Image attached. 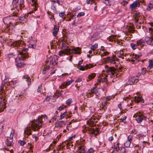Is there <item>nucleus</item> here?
<instances>
[{"label": "nucleus", "instance_id": "obj_44", "mask_svg": "<svg viewBox=\"0 0 153 153\" xmlns=\"http://www.w3.org/2000/svg\"><path fill=\"white\" fill-rule=\"evenodd\" d=\"M114 96H107L106 97V100L107 101H109L111 99L114 98Z\"/></svg>", "mask_w": 153, "mask_h": 153}, {"label": "nucleus", "instance_id": "obj_4", "mask_svg": "<svg viewBox=\"0 0 153 153\" xmlns=\"http://www.w3.org/2000/svg\"><path fill=\"white\" fill-rule=\"evenodd\" d=\"M0 111H4V109L6 107V103L4 101L5 99L4 97L7 95H6V91L4 89V87L0 89Z\"/></svg>", "mask_w": 153, "mask_h": 153}, {"label": "nucleus", "instance_id": "obj_58", "mask_svg": "<svg viewBox=\"0 0 153 153\" xmlns=\"http://www.w3.org/2000/svg\"><path fill=\"white\" fill-rule=\"evenodd\" d=\"M140 112L138 113H137L133 115V117L134 118H136L137 117H138L139 116V114Z\"/></svg>", "mask_w": 153, "mask_h": 153}, {"label": "nucleus", "instance_id": "obj_9", "mask_svg": "<svg viewBox=\"0 0 153 153\" xmlns=\"http://www.w3.org/2000/svg\"><path fill=\"white\" fill-rule=\"evenodd\" d=\"M118 60V59L114 55L112 56H108L106 57V63L115 64L116 61H117Z\"/></svg>", "mask_w": 153, "mask_h": 153}, {"label": "nucleus", "instance_id": "obj_7", "mask_svg": "<svg viewBox=\"0 0 153 153\" xmlns=\"http://www.w3.org/2000/svg\"><path fill=\"white\" fill-rule=\"evenodd\" d=\"M57 56L54 55L50 57L46 62L48 65L50 64V65H55L57 64Z\"/></svg>", "mask_w": 153, "mask_h": 153}, {"label": "nucleus", "instance_id": "obj_59", "mask_svg": "<svg viewBox=\"0 0 153 153\" xmlns=\"http://www.w3.org/2000/svg\"><path fill=\"white\" fill-rule=\"evenodd\" d=\"M42 117H43L44 120H46L47 119V117L46 115H42V117H39V118H40L41 117V119H42Z\"/></svg>", "mask_w": 153, "mask_h": 153}, {"label": "nucleus", "instance_id": "obj_47", "mask_svg": "<svg viewBox=\"0 0 153 153\" xmlns=\"http://www.w3.org/2000/svg\"><path fill=\"white\" fill-rule=\"evenodd\" d=\"M85 15V13L84 12H80L77 15V17H80L82 16H84Z\"/></svg>", "mask_w": 153, "mask_h": 153}, {"label": "nucleus", "instance_id": "obj_25", "mask_svg": "<svg viewBox=\"0 0 153 153\" xmlns=\"http://www.w3.org/2000/svg\"><path fill=\"white\" fill-rule=\"evenodd\" d=\"M30 126L27 127L24 130V134H26L28 136L31 134V130Z\"/></svg>", "mask_w": 153, "mask_h": 153}, {"label": "nucleus", "instance_id": "obj_23", "mask_svg": "<svg viewBox=\"0 0 153 153\" xmlns=\"http://www.w3.org/2000/svg\"><path fill=\"white\" fill-rule=\"evenodd\" d=\"M59 26L57 25H54V28L53 30L52 33L54 36H56L57 35L59 30Z\"/></svg>", "mask_w": 153, "mask_h": 153}, {"label": "nucleus", "instance_id": "obj_37", "mask_svg": "<svg viewBox=\"0 0 153 153\" xmlns=\"http://www.w3.org/2000/svg\"><path fill=\"white\" fill-rule=\"evenodd\" d=\"M130 46L133 50H134L137 48L138 45L137 44H135L133 43H131L130 44Z\"/></svg>", "mask_w": 153, "mask_h": 153}, {"label": "nucleus", "instance_id": "obj_38", "mask_svg": "<svg viewBox=\"0 0 153 153\" xmlns=\"http://www.w3.org/2000/svg\"><path fill=\"white\" fill-rule=\"evenodd\" d=\"M60 137L61 136L60 135H59V136H58L56 139H54L53 141V143L54 145L56 144L57 143V142L59 141Z\"/></svg>", "mask_w": 153, "mask_h": 153}, {"label": "nucleus", "instance_id": "obj_43", "mask_svg": "<svg viewBox=\"0 0 153 153\" xmlns=\"http://www.w3.org/2000/svg\"><path fill=\"white\" fill-rule=\"evenodd\" d=\"M95 0H87L86 3L88 4H92L95 3Z\"/></svg>", "mask_w": 153, "mask_h": 153}, {"label": "nucleus", "instance_id": "obj_53", "mask_svg": "<svg viewBox=\"0 0 153 153\" xmlns=\"http://www.w3.org/2000/svg\"><path fill=\"white\" fill-rule=\"evenodd\" d=\"M153 7V5L152 4H151L150 6H149L147 7L146 8V10L148 11H149Z\"/></svg>", "mask_w": 153, "mask_h": 153}, {"label": "nucleus", "instance_id": "obj_24", "mask_svg": "<svg viewBox=\"0 0 153 153\" xmlns=\"http://www.w3.org/2000/svg\"><path fill=\"white\" fill-rule=\"evenodd\" d=\"M134 100L137 103L139 102H144V100L140 95H137V96L134 97Z\"/></svg>", "mask_w": 153, "mask_h": 153}, {"label": "nucleus", "instance_id": "obj_49", "mask_svg": "<svg viewBox=\"0 0 153 153\" xmlns=\"http://www.w3.org/2000/svg\"><path fill=\"white\" fill-rule=\"evenodd\" d=\"M94 150L92 148H90L89 149L87 153H94Z\"/></svg>", "mask_w": 153, "mask_h": 153}, {"label": "nucleus", "instance_id": "obj_26", "mask_svg": "<svg viewBox=\"0 0 153 153\" xmlns=\"http://www.w3.org/2000/svg\"><path fill=\"white\" fill-rule=\"evenodd\" d=\"M6 143L7 147H8V146H13V143L12 141H10L8 140H7L6 141ZM4 149L6 150H7V151L10 150L8 149V147H6L4 148Z\"/></svg>", "mask_w": 153, "mask_h": 153}, {"label": "nucleus", "instance_id": "obj_10", "mask_svg": "<svg viewBox=\"0 0 153 153\" xmlns=\"http://www.w3.org/2000/svg\"><path fill=\"white\" fill-rule=\"evenodd\" d=\"M86 130H88L89 134L91 136H95L99 134V131L98 128L94 129L92 128H87Z\"/></svg>", "mask_w": 153, "mask_h": 153}, {"label": "nucleus", "instance_id": "obj_18", "mask_svg": "<svg viewBox=\"0 0 153 153\" xmlns=\"http://www.w3.org/2000/svg\"><path fill=\"white\" fill-rule=\"evenodd\" d=\"M140 5V2L139 1H135L130 5V8L133 10L135 9L137 7H139Z\"/></svg>", "mask_w": 153, "mask_h": 153}, {"label": "nucleus", "instance_id": "obj_8", "mask_svg": "<svg viewBox=\"0 0 153 153\" xmlns=\"http://www.w3.org/2000/svg\"><path fill=\"white\" fill-rule=\"evenodd\" d=\"M85 141L84 140H80V143L78 146L77 150L78 153H85V147L84 145V143Z\"/></svg>", "mask_w": 153, "mask_h": 153}, {"label": "nucleus", "instance_id": "obj_22", "mask_svg": "<svg viewBox=\"0 0 153 153\" xmlns=\"http://www.w3.org/2000/svg\"><path fill=\"white\" fill-rule=\"evenodd\" d=\"M66 122L63 121H59L55 124V127L58 128H60L63 126V125H65Z\"/></svg>", "mask_w": 153, "mask_h": 153}, {"label": "nucleus", "instance_id": "obj_5", "mask_svg": "<svg viewBox=\"0 0 153 153\" xmlns=\"http://www.w3.org/2000/svg\"><path fill=\"white\" fill-rule=\"evenodd\" d=\"M22 53H20V54H19L17 57L15 59V61L17 63V67L22 68L25 65L24 63V59L26 58L27 55L24 56L22 55Z\"/></svg>", "mask_w": 153, "mask_h": 153}, {"label": "nucleus", "instance_id": "obj_20", "mask_svg": "<svg viewBox=\"0 0 153 153\" xmlns=\"http://www.w3.org/2000/svg\"><path fill=\"white\" fill-rule=\"evenodd\" d=\"M140 16V13H137L136 14V17H135V19L136 20L135 22V25L136 26V27L137 29L140 28L141 27V23L140 22H138V17Z\"/></svg>", "mask_w": 153, "mask_h": 153}, {"label": "nucleus", "instance_id": "obj_41", "mask_svg": "<svg viewBox=\"0 0 153 153\" xmlns=\"http://www.w3.org/2000/svg\"><path fill=\"white\" fill-rule=\"evenodd\" d=\"M66 107V106L65 105H62V106H61L59 107L57 109V110H59V111H62L63 109L64 108H65Z\"/></svg>", "mask_w": 153, "mask_h": 153}, {"label": "nucleus", "instance_id": "obj_12", "mask_svg": "<svg viewBox=\"0 0 153 153\" xmlns=\"http://www.w3.org/2000/svg\"><path fill=\"white\" fill-rule=\"evenodd\" d=\"M138 80V78L137 76L131 77L129 79L127 84L128 85L133 84L135 82H137Z\"/></svg>", "mask_w": 153, "mask_h": 153}, {"label": "nucleus", "instance_id": "obj_31", "mask_svg": "<svg viewBox=\"0 0 153 153\" xmlns=\"http://www.w3.org/2000/svg\"><path fill=\"white\" fill-rule=\"evenodd\" d=\"M97 89L98 88L97 87L95 86L93 88L91 89V92L89 93L92 96V95H91L92 94H96L97 91Z\"/></svg>", "mask_w": 153, "mask_h": 153}, {"label": "nucleus", "instance_id": "obj_17", "mask_svg": "<svg viewBox=\"0 0 153 153\" xmlns=\"http://www.w3.org/2000/svg\"><path fill=\"white\" fill-rule=\"evenodd\" d=\"M31 4L32 5L34 6V10L29 12L28 13V14H31L33 13L34 11H36L37 10V7H38V4L36 1V0H32Z\"/></svg>", "mask_w": 153, "mask_h": 153}, {"label": "nucleus", "instance_id": "obj_48", "mask_svg": "<svg viewBox=\"0 0 153 153\" xmlns=\"http://www.w3.org/2000/svg\"><path fill=\"white\" fill-rule=\"evenodd\" d=\"M72 102V99H69L66 101V103L67 105H69Z\"/></svg>", "mask_w": 153, "mask_h": 153}, {"label": "nucleus", "instance_id": "obj_28", "mask_svg": "<svg viewBox=\"0 0 153 153\" xmlns=\"http://www.w3.org/2000/svg\"><path fill=\"white\" fill-rule=\"evenodd\" d=\"M50 66L47 64L46 65L44 66L43 69L42 70L43 74H45L50 69Z\"/></svg>", "mask_w": 153, "mask_h": 153}, {"label": "nucleus", "instance_id": "obj_16", "mask_svg": "<svg viewBox=\"0 0 153 153\" xmlns=\"http://www.w3.org/2000/svg\"><path fill=\"white\" fill-rule=\"evenodd\" d=\"M11 17H12L10 16L4 18L3 21L4 24L7 25L11 24L13 21Z\"/></svg>", "mask_w": 153, "mask_h": 153}, {"label": "nucleus", "instance_id": "obj_33", "mask_svg": "<svg viewBox=\"0 0 153 153\" xmlns=\"http://www.w3.org/2000/svg\"><path fill=\"white\" fill-rule=\"evenodd\" d=\"M149 64L147 67L148 69H150L152 68L153 67V59L149 60Z\"/></svg>", "mask_w": 153, "mask_h": 153}, {"label": "nucleus", "instance_id": "obj_64", "mask_svg": "<svg viewBox=\"0 0 153 153\" xmlns=\"http://www.w3.org/2000/svg\"><path fill=\"white\" fill-rule=\"evenodd\" d=\"M113 140V136H111L108 138V140L109 141H111Z\"/></svg>", "mask_w": 153, "mask_h": 153}, {"label": "nucleus", "instance_id": "obj_13", "mask_svg": "<svg viewBox=\"0 0 153 153\" xmlns=\"http://www.w3.org/2000/svg\"><path fill=\"white\" fill-rule=\"evenodd\" d=\"M114 71L115 68L114 67H109L108 66L106 65V73H107L108 75H113Z\"/></svg>", "mask_w": 153, "mask_h": 153}, {"label": "nucleus", "instance_id": "obj_42", "mask_svg": "<svg viewBox=\"0 0 153 153\" xmlns=\"http://www.w3.org/2000/svg\"><path fill=\"white\" fill-rule=\"evenodd\" d=\"M120 152L121 153H127V152L124 147L121 148L120 150Z\"/></svg>", "mask_w": 153, "mask_h": 153}, {"label": "nucleus", "instance_id": "obj_51", "mask_svg": "<svg viewBox=\"0 0 153 153\" xmlns=\"http://www.w3.org/2000/svg\"><path fill=\"white\" fill-rule=\"evenodd\" d=\"M63 143L66 145L67 146H68L70 145L71 143L70 141L66 140Z\"/></svg>", "mask_w": 153, "mask_h": 153}, {"label": "nucleus", "instance_id": "obj_21", "mask_svg": "<svg viewBox=\"0 0 153 153\" xmlns=\"http://www.w3.org/2000/svg\"><path fill=\"white\" fill-rule=\"evenodd\" d=\"M28 43L27 45L28 48H34L36 47V41L32 40H30L28 41Z\"/></svg>", "mask_w": 153, "mask_h": 153}, {"label": "nucleus", "instance_id": "obj_62", "mask_svg": "<svg viewBox=\"0 0 153 153\" xmlns=\"http://www.w3.org/2000/svg\"><path fill=\"white\" fill-rule=\"evenodd\" d=\"M130 98V96L129 95L128 97H126L123 98V100H127L128 99H129Z\"/></svg>", "mask_w": 153, "mask_h": 153}, {"label": "nucleus", "instance_id": "obj_15", "mask_svg": "<svg viewBox=\"0 0 153 153\" xmlns=\"http://www.w3.org/2000/svg\"><path fill=\"white\" fill-rule=\"evenodd\" d=\"M19 0H13L12 2V4L13 5V7L16 8V4H18ZM24 4V0H20V4L18 5H19L20 8L21 9L23 7Z\"/></svg>", "mask_w": 153, "mask_h": 153}, {"label": "nucleus", "instance_id": "obj_29", "mask_svg": "<svg viewBox=\"0 0 153 153\" xmlns=\"http://www.w3.org/2000/svg\"><path fill=\"white\" fill-rule=\"evenodd\" d=\"M96 74L95 73H92L89 74L88 77V80L89 81L94 79L96 76Z\"/></svg>", "mask_w": 153, "mask_h": 153}, {"label": "nucleus", "instance_id": "obj_14", "mask_svg": "<svg viewBox=\"0 0 153 153\" xmlns=\"http://www.w3.org/2000/svg\"><path fill=\"white\" fill-rule=\"evenodd\" d=\"M147 117L140 112L139 116L136 119V121L138 123H141L143 120H146Z\"/></svg>", "mask_w": 153, "mask_h": 153}, {"label": "nucleus", "instance_id": "obj_27", "mask_svg": "<svg viewBox=\"0 0 153 153\" xmlns=\"http://www.w3.org/2000/svg\"><path fill=\"white\" fill-rule=\"evenodd\" d=\"M100 78L97 79L98 82L99 83L103 82L105 81V74H103L100 75Z\"/></svg>", "mask_w": 153, "mask_h": 153}, {"label": "nucleus", "instance_id": "obj_35", "mask_svg": "<svg viewBox=\"0 0 153 153\" xmlns=\"http://www.w3.org/2000/svg\"><path fill=\"white\" fill-rule=\"evenodd\" d=\"M15 131L13 129H12L10 135V138L11 140H13V136L15 134Z\"/></svg>", "mask_w": 153, "mask_h": 153}, {"label": "nucleus", "instance_id": "obj_57", "mask_svg": "<svg viewBox=\"0 0 153 153\" xmlns=\"http://www.w3.org/2000/svg\"><path fill=\"white\" fill-rule=\"evenodd\" d=\"M16 97H18V99L19 100H21L22 99V97H23V96H22V95L20 94L18 96V95L16 96Z\"/></svg>", "mask_w": 153, "mask_h": 153}, {"label": "nucleus", "instance_id": "obj_63", "mask_svg": "<svg viewBox=\"0 0 153 153\" xmlns=\"http://www.w3.org/2000/svg\"><path fill=\"white\" fill-rule=\"evenodd\" d=\"M82 79L80 78H78L75 81L76 82H79L82 81Z\"/></svg>", "mask_w": 153, "mask_h": 153}, {"label": "nucleus", "instance_id": "obj_52", "mask_svg": "<svg viewBox=\"0 0 153 153\" xmlns=\"http://www.w3.org/2000/svg\"><path fill=\"white\" fill-rule=\"evenodd\" d=\"M19 11L18 9L17 10V11L16 12H14L13 13V16H17L18 15V13H19Z\"/></svg>", "mask_w": 153, "mask_h": 153}, {"label": "nucleus", "instance_id": "obj_56", "mask_svg": "<svg viewBox=\"0 0 153 153\" xmlns=\"http://www.w3.org/2000/svg\"><path fill=\"white\" fill-rule=\"evenodd\" d=\"M68 47L66 45V44L65 43H62V47L63 48H64L65 49L66 48V47Z\"/></svg>", "mask_w": 153, "mask_h": 153}, {"label": "nucleus", "instance_id": "obj_11", "mask_svg": "<svg viewBox=\"0 0 153 153\" xmlns=\"http://www.w3.org/2000/svg\"><path fill=\"white\" fill-rule=\"evenodd\" d=\"M98 119L97 118L93 117H91L89 120L87 122V124L88 126L91 127L94 126L95 124L96 123H97Z\"/></svg>", "mask_w": 153, "mask_h": 153}, {"label": "nucleus", "instance_id": "obj_2", "mask_svg": "<svg viewBox=\"0 0 153 153\" xmlns=\"http://www.w3.org/2000/svg\"><path fill=\"white\" fill-rule=\"evenodd\" d=\"M68 47H66V48L64 50L60 51L58 55L60 56H64L65 55L70 54L71 53L80 54L81 53V48L78 47L73 49H68Z\"/></svg>", "mask_w": 153, "mask_h": 153}, {"label": "nucleus", "instance_id": "obj_3", "mask_svg": "<svg viewBox=\"0 0 153 153\" xmlns=\"http://www.w3.org/2000/svg\"><path fill=\"white\" fill-rule=\"evenodd\" d=\"M42 121L41 117L38 118L36 120H33L30 123L29 125L32 130L34 131H38L42 127Z\"/></svg>", "mask_w": 153, "mask_h": 153}, {"label": "nucleus", "instance_id": "obj_55", "mask_svg": "<svg viewBox=\"0 0 153 153\" xmlns=\"http://www.w3.org/2000/svg\"><path fill=\"white\" fill-rule=\"evenodd\" d=\"M48 14L49 15V18L51 19H55L54 18V16H53V15L52 14H50V13H48Z\"/></svg>", "mask_w": 153, "mask_h": 153}, {"label": "nucleus", "instance_id": "obj_34", "mask_svg": "<svg viewBox=\"0 0 153 153\" xmlns=\"http://www.w3.org/2000/svg\"><path fill=\"white\" fill-rule=\"evenodd\" d=\"M133 138V136L132 135H129L128 137V141H127L125 144L124 145H126L128 143L127 146H128V144H130L131 141L132 140Z\"/></svg>", "mask_w": 153, "mask_h": 153}, {"label": "nucleus", "instance_id": "obj_50", "mask_svg": "<svg viewBox=\"0 0 153 153\" xmlns=\"http://www.w3.org/2000/svg\"><path fill=\"white\" fill-rule=\"evenodd\" d=\"M133 57L137 61H139L140 60L139 57L140 56L135 55V56H134Z\"/></svg>", "mask_w": 153, "mask_h": 153}, {"label": "nucleus", "instance_id": "obj_36", "mask_svg": "<svg viewBox=\"0 0 153 153\" xmlns=\"http://www.w3.org/2000/svg\"><path fill=\"white\" fill-rule=\"evenodd\" d=\"M92 46L91 47V49L93 51L96 50L98 48V44L95 43L93 45H91Z\"/></svg>", "mask_w": 153, "mask_h": 153}, {"label": "nucleus", "instance_id": "obj_61", "mask_svg": "<svg viewBox=\"0 0 153 153\" xmlns=\"http://www.w3.org/2000/svg\"><path fill=\"white\" fill-rule=\"evenodd\" d=\"M64 12H61L59 13V16L61 17H62L64 15Z\"/></svg>", "mask_w": 153, "mask_h": 153}, {"label": "nucleus", "instance_id": "obj_30", "mask_svg": "<svg viewBox=\"0 0 153 153\" xmlns=\"http://www.w3.org/2000/svg\"><path fill=\"white\" fill-rule=\"evenodd\" d=\"M65 117H67L66 119H67L68 118H69L70 117V116H69L68 114H67V111H65L63 114L60 115V119H62L64 118Z\"/></svg>", "mask_w": 153, "mask_h": 153}, {"label": "nucleus", "instance_id": "obj_6", "mask_svg": "<svg viewBox=\"0 0 153 153\" xmlns=\"http://www.w3.org/2000/svg\"><path fill=\"white\" fill-rule=\"evenodd\" d=\"M82 60L80 61L79 62L77 68L80 70L82 71L87 70L88 69H90L93 68L94 65L92 64H87L85 66L79 65L82 63Z\"/></svg>", "mask_w": 153, "mask_h": 153}, {"label": "nucleus", "instance_id": "obj_45", "mask_svg": "<svg viewBox=\"0 0 153 153\" xmlns=\"http://www.w3.org/2000/svg\"><path fill=\"white\" fill-rule=\"evenodd\" d=\"M118 56L119 57L123 59L124 58V56H125V55H124V54L122 52H120V53L119 54V55Z\"/></svg>", "mask_w": 153, "mask_h": 153}, {"label": "nucleus", "instance_id": "obj_60", "mask_svg": "<svg viewBox=\"0 0 153 153\" xmlns=\"http://www.w3.org/2000/svg\"><path fill=\"white\" fill-rule=\"evenodd\" d=\"M51 1L54 2L53 4L54 3H55L56 2L59 4H60V1L59 0H57L56 1H53V0H51Z\"/></svg>", "mask_w": 153, "mask_h": 153}, {"label": "nucleus", "instance_id": "obj_46", "mask_svg": "<svg viewBox=\"0 0 153 153\" xmlns=\"http://www.w3.org/2000/svg\"><path fill=\"white\" fill-rule=\"evenodd\" d=\"M147 71L146 69L144 68H142L141 69V73L142 74L144 75V74L146 72V71Z\"/></svg>", "mask_w": 153, "mask_h": 153}, {"label": "nucleus", "instance_id": "obj_32", "mask_svg": "<svg viewBox=\"0 0 153 153\" xmlns=\"http://www.w3.org/2000/svg\"><path fill=\"white\" fill-rule=\"evenodd\" d=\"M135 30H134L133 26L130 25L128 27V32L130 33H134L135 31Z\"/></svg>", "mask_w": 153, "mask_h": 153}, {"label": "nucleus", "instance_id": "obj_19", "mask_svg": "<svg viewBox=\"0 0 153 153\" xmlns=\"http://www.w3.org/2000/svg\"><path fill=\"white\" fill-rule=\"evenodd\" d=\"M73 81V80L72 79H71L70 80H67L65 82H64L62 85L60 86V88L63 89L64 88H66L67 86H68L70 85Z\"/></svg>", "mask_w": 153, "mask_h": 153}, {"label": "nucleus", "instance_id": "obj_39", "mask_svg": "<svg viewBox=\"0 0 153 153\" xmlns=\"http://www.w3.org/2000/svg\"><path fill=\"white\" fill-rule=\"evenodd\" d=\"M23 78L24 79H26V81L28 82H30L31 81L30 77L27 75H24L23 77Z\"/></svg>", "mask_w": 153, "mask_h": 153}, {"label": "nucleus", "instance_id": "obj_54", "mask_svg": "<svg viewBox=\"0 0 153 153\" xmlns=\"http://www.w3.org/2000/svg\"><path fill=\"white\" fill-rule=\"evenodd\" d=\"M128 3V1H123L121 2V4L123 5H125Z\"/></svg>", "mask_w": 153, "mask_h": 153}, {"label": "nucleus", "instance_id": "obj_1", "mask_svg": "<svg viewBox=\"0 0 153 153\" xmlns=\"http://www.w3.org/2000/svg\"><path fill=\"white\" fill-rule=\"evenodd\" d=\"M25 44L23 42H22L21 40H19L16 41L12 43L11 45V46H13V47H16L17 48H19V51L22 50V51H20V53L22 52V55L24 56L27 55L26 56V58L27 56V53H23V52H27L28 51V48L26 47V46L25 45Z\"/></svg>", "mask_w": 153, "mask_h": 153}, {"label": "nucleus", "instance_id": "obj_40", "mask_svg": "<svg viewBox=\"0 0 153 153\" xmlns=\"http://www.w3.org/2000/svg\"><path fill=\"white\" fill-rule=\"evenodd\" d=\"M19 143L20 145L21 146H23L26 143V142L23 140H20L19 141Z\"/></svg>", "mask_w": 153, "mask_h": 153}]
</instances>
